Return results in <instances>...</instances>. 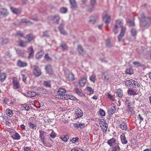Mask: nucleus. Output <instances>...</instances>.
I'll use <instances>...</instances> for the list:
<instances>
[{"label":"nucleus","instance_id":"nucleus-1","mask_svg":"<svg viewBox=\"0 0 151 151\" xmlns=\"http://www.w3.org/2000/svg\"><path fill=\"white\" fill-rule=\"evenodd\" d=\"M123 22L122 20H117L116 21L115 25H117V27H119L122 28L120 33L118 37L119 42H121L122 41V38L124 36L126 29L125 27H123Z\"/></svg>","mask_w":151,"mask_h":151},{"label":"nucleus","instance_id":"nucleus-2","mask_svg":"<svg viewBox=\"0 0 151 151\" xmlns=\"http://www.w3.org/2000/svg\"><path fill=\"white\" fill-rule=\"evenodd\" d=\"M139 18L140 19V25L141 26H149L151 24V17H146L144 14H142L141 18L139 17Z\"/></svg>","mask_w":151,"mask_h":151},{"label":"nucleus","instance_id":"nucleus-3","mask_svg":"<svg viewBox=\"0 0 151 151\" xmlns=\"http://www.w3.org/2000/svg\"><path fill=\"white\" fill-rule=\"evenodd\" d=\"M66 91L63 88H60L55 96L56 98L62 99H65L67 94H66Z\"/></svg>","mask_w":151,"mask_h":151},{"label":"nucleus","instance_id":"nucleus-4","mask_svg":"<svg viewBox=\"0 0 151 151\" xmlns=\"http://www.w3.org/2000/svg\"><path fill=\"white\" fill-rule=\"evenodd\" d=\"M102 18L103 20H105V22L107 25L109 23L111 20L110 17L108 15L107 12H104L102 15Z\"/></svg>","mask_w":151,"mask_h":151},{"label":"nucleus","instance_id":"nucleus-5","mask_svg":"<svg viewBox=\"0 0 151 151\" xmlns=\"http://www.w3.org/2000/svg\"><path fill=\"white\" fill-rule=\"evenodd\" d=\"M33 67L34 69L33 73L34 75L37 77L40 76L42 73L41 70L37 65H34Z\"/></svg>","mask_w":151,"mask_h":151},{"label":"nucleus","instance_id":"nucleus-6","mask_svg":"<svg viewBox=\"0 0 151 151\" xmlns=\"http://www.w3.org/2000/svg\"><path fill=\"white\" fill-rule=\"evenodd\" d=\"M65 76L66 78L69 81H73L74 80V76L71 72L68 71H66Z\"/></svg>","mask_w":151,"mask_h":151},{"label":"nucleus","instance_id":"nucleus-7","mask_svg":"<svg viewBox=\"0 0 151 151\" xmlns=\"http://www.w3.org/2000/svg\"><path fill=\"white\" fill-rule=\"evenodd\" d=\"M120 148L118 143L115 144L111 146L109 150V151H120Z\"/></svg>","mask_w":151,"mask_h":151},{"label":"nucleus","instance_id":"nucleus-8","mask_svg":"<svg viewBox=\"0 0 151 151\" xmlns=\"http://www.w3.org/2000/svg\"><path fill=\"white\" fill-rule=\"evenodd\" d=\"M116 110V107L115 106H112L111 108L108 110V113L109 115V117L110 118L111 115L115 112Z\"/></svg>","mask_w":151,"mask_h":151},{"label":"nucleus","instance_id":"nucleus-9","mask_svg":"<svg viewBox=\"0 0 151 151\" xmlns=\"http://www.w3.org/2000/svg\"><path fill=\"white\" fill-rule=\"evenodd\" d=\"M28 51L29 53L28 58H32L34 56V52L32 47H30L28 48Z\"/></svg>","mask_w":151,"mask_h":151},{"label":"nucleus","instance_id":"nucleus-10","mask_svg":"<svg viewBox=\"0 0 151 151\" xmlns=\"http://www.w3.org/2000/svg\"><path fill=\"white\" fill-rule=\"evenodd\" d=\"M73 126L74 127L77 128L78 129L79 128H80L81 129L83 128L85 126V124L83 123H81L79 122H78L75 124Z\"/></svg>","mask_w":151,"mask_h":151},{"label":"nucleus","instance_id":"nucleus-11","mask_svg":"<svg viewBox=\"0 0 151 151\" xmlns=\"http://www.w3.org/2000/svg\"><path fill=\"white\" fill-rule=\"evenodd\" d=\"M75 112L77 117H81L83 115V111L78 107L76 109Z\"/></svg>","mask_w":151,"mask_h":151},{"label":"nucleus","instance_id":"nucleus-12","mask_svg":"<svg viewBox=\"0 0 151 151\" xmlns=\"http://www.w3.org/2000/svg\"><path fill=\"white\" fill-rule=\"evenodd\" d=\"M45 69L47 72V73L49 74H52L53 73V72L52 68L50 65H49L45 67Z\"/></svg>","mask_w":151,"mask_h":151},{"label":"nucleus","instance_id":"nucleus-13","mask_svg":"<svg viewBox=\"0 0 151 151\" xmlns=\"http://www.w3.org/2000/svg\"><path fill=\"white\" fill-rule=\"evenodd\" d=\"M25 95L27 97H35L36 96V93L33 91H28L25 93Z\"/></svg>","mask_w":151,"mask_h":151},{"label":"nucleus","instance_id":"nucleus-14","mask_svg":"<svg viewBox=\"0 0 151 151\" xmlns=\"http://www.w3.org/2000/svg\"><path fill=\"white\" fill-rule=\"evenodd\" d=\"M13 88L15 89H17L19 87V85L18 81L17 78L14 77L13 79Z\"/></svg>","mask_w":151,"mask_h":151},{"label":"nucleus","instance_id":"nucleus-15","mask_svg":"<svg viewBox=\"0 0 151 151\" xmlns=\"http://www.w3.org/2000/svg\"><path fill=\"white\" fill-rule=\"evenodd\" d=\"M22 24L25 25H29L31 24L32 23L30 21L27 20L25 19H21L19 24Z\"/></svg>","mask_w":151,"mask_h":151},{"label":"nucleus","instance_id":"nucleus-16","mask_svg":"<svg viewBox=\"0 0 151 151\" xmlns=\"http://www.w3.org/2000/svg\"><path fill=\"white\" fill-rule=\"evenodd\" d=\"M116 140L114 138L109 139L107 142V144L110 146L113 145L115 144H116Z\"/></svg>","mask_w":151,"mask_h":151},{"label":"nucleus","instance_id":"nucleus-17","mask_svg":"<svg viewBox=\"0 0 151 151\" xmlns=\"http://www.w3.org/2000/svg\"><path fill=\"white\" fill-rule=\"evenodd\" d=\"M134 81L132 80H127L125 82V84L127 86L133 87Z\"/></svg>","mask_w":151,"mask_h":151},{"label":"nucleus","instance_id":"nucleus-18","mask_svg":"<svg viewBox=\"0 0 151 151\" xmlns=\"http://www.w3.org/2000/svg\"><path fill=\"white\" fill-rule=\"evenodd\" d=\"M87 80L86 78H81L79 81V84L81 86H84Z\"/></svg>","mask_w":151,"mask_h":151},{"label":"nucleus","instance_id":"nucleus-19","mask_svg":"<svg viewBox=\"0 0 151 151\" xmlns=\"http://www.w3.org/2000/svg\"><path fill=\"white\" fill-rule=\"evenodd\" d=\"M74 91L78 95L81 96H82L83 95V94L81 90L79 89L78 88H76L74 89Z\"/></svg>","mask_w":151,"mask_h":151},{"label":"nucleus","instance_id":"nucleus-20","mask_svg":"<svg viewBox=\"0 0 151 151\" xmlns=\"http://www.w3.org/2000/svg\"><path fill=\"white\" fill-rule=\"evenodd\" d=\"M51 19L56 24H58L60 20V18L59 16L55 15L52 17L51 18Z\"/></svg>","mask_w":151,"mask_h":151},{"label":"nucleus","instance_id":"nucleus-21","mask_svg":"<svg viewBox=\"0 0 151 151\" xmlns=\"http://www.w3.org/2000/svg\"><path fill=\"white\" fill-rule=\"evenodd\" d=\"M121 142L123 144H126L127 143V141L126 140L125 135L124 134H122L120 136Z\"/></svg>","mask_w":151,"mask_h":151},{"label":"nucleus","instance_id":"nucleus-22","mask_svg":"<svg viewBox=\"0 0 151 151\" xmlns=\"http://www.w3.org/2000/svg\"><path fill=\"white\" fill-rule=\"evenodd\" d=\"M70 3L71 5V8L73 9H76L77 6L76 3L74 0H70Z\"/></svg>","mask_w":151,"mask_h":151},{"label":"nucleus","instance_id":"nucleus-23","mask_svg":"<svg viewBox=\"0 0 151 151\" xmlns=\"http://www.w3.org/2000/svg\"><path fill=\"white\" fill-rule=\"evenodd\" d=\"M24 38L27 39V41L29 42L33 40L35 38V37L32 35L29 34L27 35L26 37H25Z\"/></svg>","mask_w":151,"mask_h":151},{"label":"nucleus","instance_id":"nucleus-24","mask_svg":"<svg viewBox=\"0 0 151 151\" xmlns=\"http://www.w3.org/2000/svg\"><path fill=\"white\" fill-rule=\"evenodd\" d=\"M27 42L23 41L22 40H19V46L23 47H27Z\"/></svg>","mask_w":151,"mask_h":151},{"label":"nucleus","instance_id":"nucleus-25","mask_svg":"<svg viewBox=\"0 0 151 151\" xmlns=\"http://www.w3.org/2000/svg\"><path fill=\"white\" fill-rule=\"evenodd\" d=\"M40 139L42 138H45V136L46 135V132H44L42 130H40Z\"/></svg>","mask_w":151,"mask_h":151},{"label":"nucleus","instance_id":"nucleus-26","mask_svg":"<svg viewBox=\"0 0 151 151\" xmlns=\"http://www.w3.org/2000/svg\"><path fill=\"white\" fill-rule=\"evenodd\" d=\"M21 109L22 110H28L29 109V107L25 104H21Z\"/></svg>","mask_w":151,"mask_h":151},{"label":"nucleus","instance_id":"nucleus-27","mask_svg":"<svg viewBox=\"0 0 151 151\" xmlns=\"http://www.w3.org/2000/svg\"><path fill=\"white\" fill-rule=\"evenodd\" d=\"M77 50L79 53L81 55L83 54L84 50L81 45H78L77 48Z\"/></svg>","mask_w":151,"mask_h":151},{"label":"nucleus","instance_id":"nucleus-28","mask_svg":"<svg viewBox=\"0 0 151 151\" xmlns=\"http://www.w3.org/2000/svg\"><path fill=\"white\" fill-rule=\"evenodd\" d=\"M89 80L91 82L94 83L96 80V75L94 74L92 75L89 77Z\"/></svg>","mask_w":151,"mask_h":151},{"label":"nucleus","instance_id":"nucleus-29","mask_svg":"<svg viewBox=\"0 0 151 151\" xmlns=\"http://www.w3.org/2000/svg\"><path fill=\"white\" fill-rule=\"evenodd\" d=\"M27 65V63L25 62L19 60V67H26Z\"/></svg>","mask_w":151,"mask_h":151},{"label":"nucleus","instance_id":"nucleus-30","mask_svg":"<svg viewBox=\"0 0 151 151\" xmlns=\"http://www.w3.org/2000/svg\"><path fill=\"white\" fill-rule=\"evenodd\" d=\"M120 128L123 130H126L127 129V126L124 122H123L120 124Z\"/></svg>","mask_w":151,"mask_h":151},{"label":"nucleus","instance_id":"nucleus-31","mask_svg":"<svg viewBox=\"0 0 151 151\" xmlns=\"http://www.w3.org/2000/svg\"><path fill=\"white\" fill-rule=\"evenodd\" d=\"M0 80L1 82H3L6 78V74L5 73H3L0 75Z\"/></svg>","mask_w":151,"mask_h":151},{"label":"nucleus","instance_id":"nucleus-32","mask_svg":"<svg viewBox=\"0 0 151 151\" xmlns=\"http://www.w3.org/2000/svg\"><path fill=\"white\" fill-rule=\"evenodd\" d=\"M66 98V100L70 99L73 100H75L76 99V98L75 96L71 95H69L68 94L67 95V96Z\"/></svg>","mask_w":151,"mask_h":151},{"label":"nucleus","instance_id":"nucleus-33","mask_svg":"<svg viewBox=\"0 0 151 151\" xmlns=\"http://www.w3.org/2000/svg\"><path fill=\"white\" fill-rule=\"evenodd\" d=\"M100 127L104 132H105L106 131L108 126H107L106 124H101V125L100 126Z\"/></svg>","mask_w":151,"mask_h":151},{"label":"nucleus","instance_id":"nucleus-34","mask_svg":"<svg viewBox=\"0 0 151 151\" xmlns=\"http://www.w3.org/2000/svg\"><path fill=\"white\" fill-rule=\"evenodd\" d=\"M116 93L119 97H121L123 96L122 91L120 89H118L116 91Z\"/></svg>","mask_w":151,"mask_h":151},{"label":"nucleus","instance_id":"nucleus-35","mask_svg":"<svg viewBox=\"0 0 151 151\" xmlns=\"http://www.w3.org/2000/svg\"><path fill=\"white\" fill-rule=\"evenodd\" d=\"M10 9L12 12L15 14H18L19 11L18 9L16 8H14L13 7H10Z\"/></svg>","mask_w":151,"mask_h":151},{"label":"nucleus","instance_id":"nucleus-36","mask_svg":"<svg viewBox=\"0 0 151 151\" xmlns=\"http://www.w3.org/2000/svg\"><path fill=\"white\" fill-rule=\"evenodd\" d=\"M60 47H62L63 50H65L68 48V47L64 42H62L61 44Z\"/></svg>","mask_w":151,"mask_h":151},{"label":"nucleus","instance_id":"nucleus-37","mask_svg":"<svg viewBox=\"0 0 151 151\" xmlns=\"http://www.w3.org/2000/svg\"><path fill=\"white\" fill-rule=\"evenodd\" d=\"M127 93L130 95H136L137 93L136 92H134L132 89H129L127 91Z\"/></svg>","mask_w":151,"mask_h":151},{"label":"nucleus","instance_id":"nucleus-38","mask_svg":"<svg viewBox=\"0 0 151 151\" xmlns=\"http://www.w3.org/2000/svg\"><path fill=\"white\" fill-rule=\"evenodd\" d=\"M28 124L29 127L31 128H32L34 129H36L37 126L35 124H33L30 122H28Z\"/></svg>","mask_w":151,"mask_h":151},{"label":"nucleus","instance_id":"nucleus-39","mask_svg":"<svg viewBox=\"0 0 151 151\" xmlns=\"http://www.w3.org/2000/svg\"><path fill=\"white\" fill-rule=\"evenodd\" d=\"M60 138L64 141L66 142L69 138V137L68 135H66L65 136H62Z\"/></svg>","mask_w":151,"mask_h":151},{"label":"nucleus","instance_id":"nucleus-40","mask_svg":"<svg viewBox=\"0 0 151 151\" xmlns=\"http://www.w3.org/2000/svg\"><path fill=\"white\" fill-rule=\"evenodd\" d=\"M67 11V9L66 7H62L60 8V12L62 13H65Z\"/></svg>","mask_w":151,"mask_h":151},{"label":"nucleus","instance_id":"nucleus-41","mask_svg":"<svg viewBox=\"0 0 151 151\" xmlns=\"http://www.w3.org/2000/svg\"><path fill=\"white\" fill-rule=\"evenodd\" d=\"M127 22L129 24V26H133L134 25V20L129 19L128 20Z\"/></svg>","mask_w":151,"mask_h":151},{"label":"nucleus","instance_id":"nucleus-42","mask_svg":"<svg viewBox=\"0 0 151 151\" xmlns=\"http://www.w3.org/2000/svg\"><path fill=\"white\" fill-rule=\"evenodd\" d=\"M6 114L9 117H11L13 114L12 111L9 109L6 110Z\"/></svg>","mask_w":151,"mask_h":151},{"label":"nucleus","instance_id":"nucleus-43","mask_svg":"<svg viewBox=\"0 0 151 151\" xmlns=\"http://www.w3.org/2000/svg\"><path fill=\"white\" fill-rule=\"evenodd\" d=\"M26 53V51L24 50H19V56L24 57Z\"/></svg>","mask_w":151,"mask_h":151},{"label":"nucleus","instance_id":"nucleus-44","mask_svg":"<svg viewBox=\"0 0 151 151\" xmlns=\"http://www.w3.org/2000/svg\"><path fill=\"white\" fill-rule=\"evenodd\" d=\"M12 137L15 139H19V135L17 133H15L14 134H12Z\"/></svg>","mask_w":151,"mask_h":151},{"label":"nucleus","instance_id":"nucleus-45","mask_svg":"<svg viewBox=\"0 0 151 151\" xmlns=\"http://www.w3.org/2000/svg\"><path fill=\"white\" fill-rule=\"evenodd\" d=\"M131 32L132 34L134 36H135L137 33L136 30L134 29H132L131 30Z\"/></svg>","mask_w":151,"mask_h":151},{"label":"nucleus","instance_id":"nucleus-46","mask_svg":"<svg viewBox=\"0 0 151 151\" xmlns=\"http://www.w3.org/2000/svg\"><path fill=\"white\" fill-rule=\"evenodd\" d=\"M125 102L126 104H127V106H129L132 105V103H131L129 99H127L126 100Z\"/></svg>","mask_w":151,"mask_h":151},{"label":"nucleus","instance_id":"nucleus-47","mask_svg":"<svg viewBox=\"0 0 151 151\" xmlns=\"http://www.w3.org/2000/svg\"><path fill=\"white\" fill-rule=\"evenodd\" d=\"M131 142L132 144L133 145H136L137 143V140L134 138L131 139Z\"/></svg>","mask_w":151,"mask_h":151},{"label":"nucleus","instance_id":"nucleus-48","mask_svg":"<svg viewBox=\"0 0 151 151\" xmlns=\"http://www.w3.org/2000/svg\"><path fill=\"white\" fill-rule=\"evenodd\" d=\"M95 22V20L93 17H90V19L89 21V23L91 24H93Z\"/></svg>","mask_w":151,"mask_h":151},{"label":"nucleus","instance_id":"nucleus-49","mask_svg":"<svg viewBox=\"0 0 151 151\" xmlns=\"http://www.w3.org/2000/svg\"><path fill=\"white\" fill-rule=\"evenodd\" d=\"M50 135L51 137L53 138H55L56 136L55 132L53 130H51V132Z\"/></svg>","mask_w":151,"mask_h":151},{"label":"nucleus","instance_id":"nucleus-50","mask_svg":"<svg viewBox=\"0 0 151 151\" xmlns=\"http://www.w3.org/2000/svg\"><path fill=\"white\" fill-rule=\"evenodd\" d=\"M111 42L108 39L106 41V46L107 47H111Z\"/></svg>","mask_w":151,"mask_h":151},{"label":"nucleus","instance_id":"nucleus-51","mask_svg":"<svg viewBox=\"0 0 151 151\" xmlns=\"http://www.w3.org/2000/svg\"><path fill=\"white\" fill-rule=\"evenodd\" d=\"M44 85L47 87H51L50 83L48 81H44Z\"/></svg>","mask_w":151,"mask_h":151},{"label":"nucleus","instance_id":"nucleus-52","mask_svg":"<svg viewBox=\"0 0 151 151\" xmlns=\"http://www.w3.org/2000/svg\"><path fill=\"white\" fill-rule=\"evenodd\" d=\"M133 83V87H139L140 86V85L137 81H134Z\"/></svg>","mask_w":151,"mask_h":151},{"label":"nucleus","instance_id":"nucleus-53","mask_svg":"<svg viewBox=\"0 0 151 151\" xmlns=\"http://www.w3.org/2000/svg\"><path fill=\"white\" fill-rule=\"evenodd\" d=\"M87 89L88 91L90 92L91 94H93V90L90 87H87Z\"/></svg>","mask_w":151,"mask_h":151},{"label":"nucleus","instance_id":"nucleus-54","mask_svg":"<svg viewBox=\"0 0 151 151\" xmlns=\"http://www.w3.org/2000/svg\"><path fill=\"white\" fill-rule=\"evenodd\" d=\"M133 63L136 67H139L141 66V64L139 62L135 61L133 62Z\"/></svg>","mask_w":151,"mask_h":151},{"label":"nucleus","instance_id":"nucleus-55","mask_svg":"<svg viewBox=\"0 0 151 151\" xmlns=\"http://www.w3.org/2000/svg\"><path fill=\"white\" fill-rule=\"evenodd\" d=\"M71 151H83V150L80 148H76L72 149Z\"/></svg>","mask_w":151,"mask_h":151},{"label":"nucleus","instance_id":"nucleus-56","mask_svg":"<svg viewBox=\"0 0 151 151\" xmlns=\"http://www.w3.org/2000/svg\"><path fill=\"white\" fill-rule=\"evenodd\" d=\"M9 40L8 38H5L4 39L2 42L3 44H7L9 42Z\"/></svg>","mask_w":151,"mask_h":151},{"label":"nucleus","instance_id":"nucleus-57","mask_svg":"<svg viewBox=\"0 0 151 151\" xmlns=\"http://www.w3.org/2000/svg\"><path fill=\"white\" fill-rule=\"evenodd\" d=\"M21 76L22 77V81L24 82H25L27 78V76L23 74H22Z\"/></svg>","mask_w":151,"mask_h":151},{"label":"nucleus","instance_id":"nucleus-58","mask_svg":"<svg viewBox=\"0 0 151 151\" xmlns=\"http://www.w3.org/2000/svg\"><path fill=\"white\" fill-rule=\"evenodd\" d=\"M125 73L127 74H131L132 71L131 69H127L125 71Z\"/></svg>","mask_w":151,"mask_h":151},{"label":"nucleus","instance_id":"nucleus-59","mask_svg":"<svg viewBox=\"0 0 151 151\" xmlns=\"http://www.w3.org/2000/svg\"><path fill=\"white\" fill-rule=\"evenodd\" d=\"M79 140V138L78 137H76L75 138H73L72 139V142L73 143H75L76 141H78Z\"/></svg>","mask_w":151,"mask_h":151},{"label":"nucleus","instance_id":"nucleus-60","mask_svg":"<svg viewBox=\"0 0 151 151\" xmlns=\"http://www.w3.org/2000/svg\"><path fill=\"white\" fill-rule=\"evenodd\" d=\"M106 124L105 121L103 119H101L99 120V124L100 126L101 125V124Z\"/></svg>","mask_w":151,"mask_h":151},{"label":"nucleus","instance_id":"nucleus-61","mask_svg":"<svg viewBox=\"0 0 151 151\" xmlns=\"http://www.w3.org/2000/svg\"><path fill=\"white\" fill-rule=\"evenodd\" d=\"M1 14L4 16H6L7 14V10L5 9H3L1 12Z\"/></svg>","mask_w":151,"mask_h":151},{"label":"nucleus","instance_id":"nucleus-62","mask_svg":"<svg viewBox=\"0 0 151 151\" xmlns=\"http://www.w3.org/2000/svg\"><path fill=\"white\" fill-rule=\"evenodd\" d=\"M118 27H117V25H115L114 28L113 29V31L115 34H117L118 32V30L117 29Z\"/></svg>","mask_w":151,"mask_h":151},{"label":"nucleus","instance_id":"nucleus-63","mask_svg":"<svg viewBox=\"0 0 151 151\" xmlns=\"http://www.w3.org/2000/svg\"><path fill=\"white\" fill-rule=\"evenodd\" d=\"M100 114L101 116H104L105 115V112L104 110L102 109H100Z\"/></svg>","mask_w":151,"mask_h":151},{"label":"nucleus","instance_id":"nucleus-64","mask_svg":"<svg viewBox=\"0 0 151 151\" xmlns=\"http://www.w3.org/2000/svg\"><path fill=\"white\" fill-rule=\"evenodd\" d=\"M107 96L108 98L112 100V101H114V99L113 96L111 95L109 93H108Z\"/></svg>","mask_w":151,"mask_h":151}]
</instances>
